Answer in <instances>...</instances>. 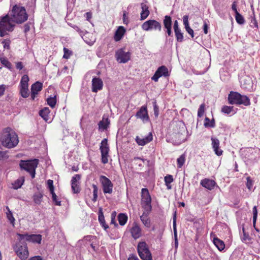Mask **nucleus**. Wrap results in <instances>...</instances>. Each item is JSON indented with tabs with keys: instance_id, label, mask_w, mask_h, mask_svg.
<instances>
[{
	"instance_id": "f257e3e1",
	"label": "nucleus",
	"mask_w": 260,
	"mask_h": 260,
	"mask_svg": "<svg viewBox=\"0 0 260 260\" xmlns=\"http://www.w3.org/2000/svg\"><path fill=\"white\" fill-rule=\"evenodd\" d=\"M172 126L173 131L171 135L172 142L174 145H179L186 140V126L181 121H173Z\"/></svg>"
},
{
	"instance_id": "f03ea898",
	"label": "nucleus",
	"mask_w": 260,
	"mask_h": 260,
	"mask_svg": "<svg viewBox=\"0 0 260 260\" xmlns=\"http://www.w3.org/2000/svg\"><path fill=\"white\" fill-rule=\"evenodd\" d=\"M0 141L3 146L8 148H14L19 143L18 135L9 127H6L3 130Z\"/></svg>"
},
{
	"instance_id": "7ed1b4c3",
	"label": "nucleus",
	"mask_w": 260,
	"mask_h": 260,
	"mask_svg": "<svg viewBox=\"0 0 260 260\" xmlns=\"http://www.w3.org/2000/svg\"><path fill=\"white\" fill-rule=\"evenodd\" d=\"M228 103L231 105H243L245 106L251 104L250 99L245 95H242L236 91H230L228 97Z\"/></svg>"
},
{
	"instance_id": "20e7f679",
	"label": "nucleus",
	"mask_w": 260,
	"mask_h": 260,
	"mask_svg": "<svg viewBox=\"0 0 260 260\" xmlns=\"http://www.w3.org/2000/svg\"><path fill=\"white\" fill-rule=\"evenodd\" d=\"M11 20L13 22L21 24L27 20L28 15L23 7L15 5L11 15Z\"/></svg>"
},
{
	"instance_id": "39448f33",
	"label": "nucleus",
	"mask_w": 260,
	"mask_h": 260,
	"mask_svg": "<svg viewBox=\"0 0 260 260\" xmlns=\"http://www.w3.org/2000/svg\"><path fill=\"white\" fill-rule=\"evenodd\" d=\"M39 164V159L35 158L30 160H21L19 166L21 170L26 171L29 173L33 179L35 177L36 169Z\"/></svg>"
},
{
	"instance_id": "423d86ee",
	"label": "nucleus",
	"mask_w": 260,
	"mask_h": 260,
	"mask_svg": "<svg viewBox=\"0 0 260 260\" xmlns=\"http://www.w3.org/2000/svg\"><path fill=\"white\" fill-rule=\"evenodd\" d=\"M14 251L21 260L26 259L29 256L27 244L23 240H18L13 246Z\"/></svg>"
},
{
	"instance_id": "0eeeda50",
	"label": "nucleus",
	"mask_w": 260,
	"mask_h": 260,
	"mask_svg": "<svg viewBox=\"0 0 260 260\" xmlns=\"http://www.w3.org/2000/svg\"><path fill=\"white\" fill-rule=\"evenodd\" d=\"M138 252L142 260H152L151 253L145 242H140L137 247Z\"/></svg>"
},
{
	"instance_id": "6e6552de",
	"label": "nucleus",
	"mask_w": 260,
	"mask_h": 260,
	"mask_svg": "<svg viewBox=\"0 0 260 260\" xmlns=\"http://www.w3.org/2000/svg\"><path fill=\"white\" fill-rule=\"evenodd\" d=\"M17 236H18V240L20 241L23 240L33 243L41 244L42 241V235L40 234L29 235L27 233L24 234L17 233Z\"/></svg>"
},
{
	"instance_id": "1a4fd4ad",
	"label": "nucleus",
	"mask_w": 260,
	"mask_h": 260,
	"mask_svg": "<svg viewBox=\"0 0 260 260\" xmlns=\"http://www.w3.org/2000/svg\"><path fill=\"white\" fill-rule=\"evenodd\" d=\"M100 150L101 153L102 162L104 164L108 163L110 148L107 139L105 138L102 141L100 146Z\"/></svg>"
},
{
	"instance_id": "9d476101",
	"label": "nucleus",
	"mask_w": 260,
	"mask_h": 260,
	"mask_svg": "<svg viewBox=\"0 0 260 260\" xmlns=\"http://www.w3.org/2000/svg\"><path fill=\"white\" fill-rule=\"evenodd\" d=\"M142 29L145 31L154 29L160 31L161 25L160 22L155 20H149L144 22L142 25Z\"/></svg>"
},
{
	"instance_id": "9b49d317",
	"label": "nucleus",
	"mask_w": 260,
	"mask_h": 260,
	"mask_svg": "<svg viewBox=\"0 0 260 260\" xmlns=\"http://www.w3.org/2000/svg\"><path fill=\"white\" fill-rule=\"evenodd\" d=\"M100 181L102 186L103 192L105 194L112 193L113 184L108 178L105 176L101 175L100 177Z\"/></svg>"
},
{
	"instance_id": "f8f14e48",
	"label": "nucleus",
	"mask_w": 260,
	"mask_h": 260,
	"mask_svg": "<svg viewBox=\"0 0 260 260\" xmlns=\"http://www.w3.org/2000/svg\"><path fill=\"white\" fill-rule=\"evenodd\" d=\"M11 17L8 15L3 17L0 20V27L11 32L14 30L15 25L13 24Z\"/></svg>"
},
{
	"instance_id": "ddd939ff",
	"label": "nucleus",
	"mask_w": 260,
	"mask_h": 260,
	"mask_svg": "<svg viewBox=\"0 0 260 260\" xmlns=\"http://www.w3.org/2000/svg\"><path fill=\"white\" fill-rule=\"evenodd\" d=\"M115 57L119 63H126L130 60L131 53L125 52L123 48H121L116 52Z\"/></svg>"
},
{
	"instance_id": "4468645a",
	"label": "nucleus",
	"mask_w": 260,
	"mask_h": 260,
	"mask_svg": "<svg viewBox=\"0 0 260 260\" xmlns=\"http://www.w3.org/2000/svg\"><path fill=\"white\" fill-rule=\"evenodd\" d=\"M169 76L168 68L165 66L159 67L155 72L151 79L155 82H157L158 79L161 76L168 77Z\"/></svg>"
},
{
	"instance_id": "2eb2a0df",
	"label": "nucleus",
	"mask_w": 260,
	"mask_h": 260,
	"mask_svg": "<svg viewBox=\"0 0 260 260\" xmlns=\"http://www.w3.org/2000/svg\"><path fill=\"white\" fill-rule=\"evenodd\" d=\"M138 119H141L144 122L149 121V117L146 106H142L136 114Z\"/></svg>"
},
{
	"instance_id": "dca6fc26",
	"label": "nucleus",
	"mask_w": 260,
	"mask_h": 260,
	"mask_svg": "<svg viewBox=\"0 0 260 260\" xmlns=\"http://www.w3.org/2000/svg\"><path fill=\"white\" fill-rule=\"evenodd\" d=\"M129 232L132 237L135 240L140 238L142 236V229L136 222L133 223L132 228L129 230Z\"/></svg>"
},
{
	"instance_id": "f3484780",
	"label": "nucleus",
	"mask_w": 260,
	"mask_h": 260,
	"mask_svg": "<svg viewBox=\"0 0 260 260\" xmlns=\"http://www.w3.org/2000/svg\"><path fill=\"white\" fill-rule=\"evenodd\" d=\"M103 82L102 79L99 77H93L92 79V91L97 92L103 89Z\"/></svg>"
},
{
	"instance_id": "a211bd4d",
	"label": "nucleus",
	"mask_w": 260,
	"mask_h": 260,
	"mask_svg": "<svg viewBox=\"0 0 260 260\" xmlns=\"http://www.w3.org/2000/svg\"><path fill=\"white\" fill-rule=\"evenodd\" d=\"M200 184L205 188L211 190L214 188L216 183L213 180L205 178L201 181Z\"/></svg>"
},
{
	"instance_id": "6ab92c4d",
	"label": "nucleus",
	"mask_w": 260,
	"mask_h": 260,
	"mask_svg": "<svg viewBox=\"0 0 260 260\" xmlns=\"http://www.w3.org/2000/svg\"><path fill=\"white\" fill-rule=\"evenodd\" d=\"M43 88L42 83L37 81L33 84L31 86V98L32 100H34L38 92L40 91Z\"/></svg>"
},
{
	"instance_id": "aec40b11",
	"label": "nucleus",
	"mask_w": 260,
	"mask_h": 260,
	"mask_svg": "<svg viewBox=\"0 0 260 260\" xmlns=\"http://www.w3.org/2000/svg\"><path fill=\"white\" fill-rule=\"evenodd\" d=\"M152 139L153 136L151 133H150L147 136L144 138H141L139 136H137L135 139L137 143L140 146L145 145L150 142Z\"/></svg>"
},
{
	"instance_id": "412c9836",
	"label": "nucleus",
	"mask_w": 260,
	"mask_h": 260,
	"mask_svg": "<svg viewBox=\"0 0 260 260\" xmlns=\"http://www.w3.org/2000/svg\"><path fill=\"white\" fill-rule=\"evenodd\" d=\"M173 28L176 40L178 42H182L183 40V34L181 32V29L179 27L178 22L177 20H175L174 22Z\"/></svg>"
},
{
	"instance_id": "4be33fe9",
	"label": "nucleus",
	"mask_w": 260,
	"mask_h": 260,
	"mask_svg": "<svg viewBox=\"0 0 260 260\" xmlns=\"http://www.w3.org/2000/svg\"><path fill=\"white\" fill-rule=\"evenodd\" d=\"M126 30L125 28L122 26H119L116 30L114 35V40L116 42L120 41L123 37L124 36Z\"/></svg>"
},
{
	"instance_id": "5701e85b",
	"label": "nucleus",
	"mask_w": 260,
	"mask_h": 260,
	"mask_svg": "<svg viewBox=\"0 0 260 260\" xmlns=\"http://www.w3.org/2000/svg\"><path fill=\"white\" fill-rule=\"evenodd\" d=\"M110 123V121L108 118H105L104 117H103L102 120H101L99 123V130L100 131H103L108 128Z\"/></svg>"
},
{
	"instance_id": "b1692460",
	"label": "nucleus",
	"mask_w": 260,
	"mask_h": 260,
	"mask_svg": "<svg viewBox=\"0 0 260 260\" xmlns=\"http://www.w3.org/2000/svg\"><path fill=\"white\" fill-rule=\"evenodd\" d=\"M142 11L141 12V20H143L147 18L150 14L148 6L145 3L141 4Z\"/></svg>"
},
{
	"instance_id": "393cba45",
	"label": "nucleus",
	"mask_w": 260,
	"mask_h": 260,
	"mask_svg": "<svg viewBox=\"0 0 260 260\" xmlns=\"http://www.w3.org/2000/svg\"><path fill=\"white\" fill-rule=\"evenodd\" d=\"M98 218L101 225L105 230H107L109 228V226L106 223L102 208H100L99 210Z\"/></svg>"
},
{
	"instance_id": "a878e982",
	"label": "nucleus",
	"mask_w": 260,
	"mask_h": 260,
	"mask_svg": "<svg viewBox=\"0 0 260 260\" xmlns=\"http://www.w3.org/2000/svg\"><path fill=\"white\" fill-rule=\"evenodd\" d=\"M152 201L151 197L147 188H143L141 189V202Z\"/></svg>"
},
{
	"instance_id": "bb28decb",
	"label": "nucleus",
	"mask_w": 260,
	"mask_h": 260,
	"mask_svg": "<svg viewBox=\"0 0 260 260\" xmlns=\"http://www.w3.org/2000/svg\"><path fill=\"white\" fill-rule=\"evenodd\" d=\"M150 213H146L143 212L142 215L140 216V219L144 225L147 228H150L151 226V221L150 219L148 217Z\"/></svg>"
},
{
	"instance_id": "cd10ccee",
	"label": "nucleus",
	"mask_w": 260,
	"mask_h": 260,
	"mask_svg": "<svg viewBox=\"0 0 260 260\" xmlns=\"http://www.w3.org/2000/svg\"><path fill=\"white\" fill-rule=\"evenodd\" d=\"M141 204L142 208L144 210L143 212L150 213L152 211L151 201H147V202H145V201L141 202Z\"/></svg>"
},
{
	"instance_id": "c85d7f7f",
	"label": "nucleus",
	"mask_w": 260,
	"mask_h": 260,
	"mask_svg": "<svg viewBox=\"0 0 260 260\" xmlns=\"http://www.w3.org/2000/svg\"><path fill=\"white\" fill-rule=\"evenodd\" d=\"M50 112V110L47 107H45L40 111L39 115L44 120L47 121L49 120V115Z\"/></svg>"
},
{
	"instance_id": "c756f323",
	"label": "nucleus",
	"mask_w": 260,
	"mask_h": 260,
	"mask_svg": "<svg viewBox=\"0 0 260 260\" xmlns=\"http://www.w3.org/2000/svg\"><path fill=\"white\" fill-rule=\"evenodd\" d=\"M213 243L218 249L220 251H222L225 248V244L222 240L219 238L216 237L213 239Z\"/></svg>"
},
{
	"instance_id": "7c9ffc66",
	"label": "nucleus",
	"mask_w": 260,
	"mask_h": 260,
	"mask_svg": "<svg viewBox=\"0 0 260 260\" xmlns=\"http://www.w3.org/2000/svg\"><path fill=\"white\" fill-rule=\"evenodd\" d=\"M24 182V177H22L19 179H17L12 183L13 188L15 189H17L21 187Z\"/></svg>"
},
{
	"instance_id": "2f4dec72",
	"label": "nucleus",
	"mask_w": 260,
	"mask_h": 260,
	"mask_svg": "<svg viewBox=\"0 0 260 260\" xmlns=\"http://www.w3.org/2000/svg\"><path fill=\"white\" fill-rule=\"evenodd\" d=\"M164 181L167 189H171L172 188L171 183L174 181L173 176L171 175H167L165 177Z\"/></svg>"
},
{
	"instance_id": "473e14b6",
	"label": "nucleus",
	"mask_w": 260,
	"mask_h": 260,
	"mask_svg": "<svg viewBox=\"0 0 260 260\" xmlns=\"http://www.w3.org/2000/svg\"><path fill=\"white\" fill-rule=\"evenodd\" d=\"M127 216L125 214L120 213L118 215V220L120 225H124L127 221Z\"/></svg>"
},
{
	"instance_id": "72a5a7b5",
	"label": "nucleus",
	"mask_w": 260,
	"mask_h": 260,
	"mask_svg": "<svg viewBox=\"0 0 260 260\" xmlns=\"http://www.w3.org/2000/svg\"><path fill=\"white\" fill-rule=\"evenodd\" d=\"M172 19L170 16L166 15L165 16L163 20V24L165 28L172 27Z\"/></svg>"
},
{
	"instance_id": "f704fd0d",
	"label": "nucleus",
	"mask_w": 260,
	"mask_h": 260,
	"mask_svg": "<svg viewBox=\"0 0 260 260\" xmlns=\"http://www.w3.org/2000/svg\"><path fill=\"white\" fill-rule=\"evenodd\" d=\"M0 61L1 63L6 68L11 69L12 68V63L8 60V59L5 57H1Z\"/></svg>"
},
{
	"instance_id": "c9c22d12",
	"label": "nucleus",
	"mask_w": 260,
	"mask_h": 260,
	"mask_svg": "<svg viewBox=\"0 0 260 260\" xmlns=\"http://www.w3.org/2000/svg\"><path fill=\"white\" fill-rule=\"evenodd\" d=\"M173 231L175 237V244H178L177 239V228H176V212L175 211L173 215Z\"/></svg>"
},
{
	"instance_id": "e433bc0d",
	"label": "nucleus",
	"mask_w": 260,
	"mask_h": 260,
	"mask_svg": "<svg viewBox=\"0 0 260 260\" xmlns=\"http://www.w3.org/2000/svg\"><path fill=\"white\" fill-rule=\"evenodd\" d=\"M204 126L206 127H214L215 126L214 119H212L210 120L208 117H206L205 119Z\"/></svg>"
},
{
	"instance_id": "4c0bfd02",
	"label": "nucleus",
	"mask_w": 260,
	"mask_h": 260,
	"mask_svg": "<svg viewBox=\"0 0 260 260\" xmlns=\"http://www.w3.org/2000/svg\"><path fill=\"white\" fill-rule=\"evenodd\" d=\"M47 102L48 105H49L50 107L52 108H54L56 104V96L48 98L47 99Z\"/></svg>"
},
{
	"instance_id": "58836bf2",
	"label": "nucleus",
	"mask_w": 260,
	"mask_h": 260,
	"mask_svg": "<svg viewBox=\"0 0 260 260\" xmlns=\"http://www.w3.org/2000/svg\"><path fill=\"white\" fill-rule=\"evenodd\" d=\"M43 198V194L41 192L36 193L34 195L33 199L35 203L40 204Z\"/></svg>"
},
{
	"instance_id": "ea45409f",
	"label": "nucleus",
	"mask_w": 260,
	"mask_h": 260,
	"mask_svg": "<svg viewBox=\"0 0 260 260\" xmlns=\"http://www.w3.org/2000/svg\"><path fill=\"white\" fill-rule=\"evenodd\" d=\"M29 81L28 76L27 75H24L20 81V87H28V82Z\"/></svg>"
},
{
	"instance_id": "a19ab883",
	"label": "nucleus",
	"mask_w": 260,
	"mask_h": 260,
	"mask_svg": "<svg viewBox=\"0 0 260 260\" xmlns=\"http://www.w3.org/2000/svg\"><path fill=\"white\" fill-rule=\"evenodd\" d=\"M93 188V198L92 199L93 202H95L97 201L98 197V187L96 185L93 184L92 185Z\"/></svg>"
},
{
	"instance_id": "79ce46f5",
	"label": "nucleus",
	"mask_w": 260,
	"mask_h": 260,
	"mask_svg": "<svg viewBox=\"0 0 260 260\" xmlns=\"http://www.w3.org/2000/svg\"><path fill=\"white\" fill-rule=\"evenodd\" d=\"M185 160V156L184 154H182L177 160V167L181 168L183 166Z\"/></svg>"
},
{
	"instance_id": "37998d69",
	"label": "nucleus",
	"mask_w": 260,
	"mask_h": 260,
	"mask_svg": "<svg viewBox=\"0 0 260 260\" xmlns=\"http://www.w3.org/2000/svg\"><path fill=\"white\" fill-rule=\"evenodd\" d=\"M235 19L236 22L239 24H243L245 23V19L243 16L239 13L235 14Z\"/></svg>"
},
{
	"instance_id": "c03bdc74",
	"label": "nucleus",
	"mask_w": 260,
	"mask_h": 260,
	"mask_svg": "<svg viewBox=\"0 0 260 260\" xmlns=\"http://www.w3.org/2000/svg\"><path fill=\"white\" fill-rule=\"evenodd\" d=\"M6 209H7V212H6L7 214V217L9 220L10 221V222L12 224L14 223L15 221V218L13 216L12 212L10 210L9 208L7 206L6 207Z\"/></svg>"
},
{
	"instance_id": "a18cd8bd",
	"label": "nucleus",
	"mask_w": 260,
	"mask_h": 260,
	"mask_svg": "<svg viewBox=\"0 0 260 260\" xmlns=\"http://www.w3.org/2000/svg\"><path fill=\"white\" fill-rule=\"evenodd\" d=\"M21 95L24 98H27L29 95L28 87H20Z\"/></svg>"
},
{
	"instance_id": "49530a36",
	"label": "nucleus",
	"mask_w": 260,
	"mask_h": 260,
	"mask_svg": "<svg viewBox=\"0 0 260 260\" xmlns=\"http://www.w3.org/2000/svg\"><path fill=\"white\" fill-rule=\"evenodd\" d=\"M233 106H223L221 110L222 113L229 114L233 110Z\"/></svg>"
},
{
	"instance_id": "de8ad7c7",
	"label": "nucleus",
	"mask_w": 260,
	"mask_h": 260,
	"mask_svg": "<svg viewBox=\"0 0 260 260\" xmlns=\"http://www.w3.org/2000/svg\"><path fill=\"white\" fill-rule=\"evenodd\" d=\"M205 109V105L204 103L201 104L198 111V116L202 117L204 114Z\"/></svg>"
},
{
	"instance_id": "09e8293b",
	"label": "nucleus",
	"mask_w": 260,
	"mask_h": 260,
	"mask_svg": "<svg viewBox=\"0 0 260 260\" xmlns=\"http://www.w3.org/2000/svg\"><path fill=\"white\" fill-rule=\"evenodd\" d=\"M52 201L55 205L61 206V201L57 199V197L54 192L51 193Z\"/></svg>"
},
{
	"instance_id": "8fccbe9b",
	"label": "nucleus",
	"mask_w": 260,
	"mask_h": 260,
	"mask_svg": "<svg viewBox=\"0 0 260 260\" xmlns=\"http://www.w3.org/2000/svg\"><path fill=\"white\" fill-rule=\"evenodd\" d=\"M11 43V41L9 39H4L2 42L4 48L7 50L10 49Z\"/></svg>"
},
{
	"instance_id": "3c124183",
	"label": "nucleus",
	"mask_w": 260,
	"mask_h": 260,
	"mask_svg": "<svg viewBox=\"0 0 260 260\" xmlns=\"http://www.w3.org/2000/svg\"><path fill=\"white\" fill-rule=\"evenodd\" d=\"M47 187L49 189L50 193L54 192V187L53 185V181L51 179H49L47 181Z\"/></svg>"
},
{
	"instance_id": "603ef678",
	"label": "nucleus",
	"mask_w": 260,
	"mask_h": 260,
	"mask_svg": "<svg viewBox=\"0 0 260 260\" xmlns=\"http://www.w3.org/2000/svg\"><path fill=\"white\" fill-rule=\"evenodd\" d=\"M63 50L64 52L63 58L66 59H69L73 54L72 51H70L66 47H64Z\"/></svg>"
},
{
	"instance_id": "864d4df0",
	"label": "nucleus",
	"mask_w": 260,
	"mask_h": 260,
	"mask_svg": "<svg viewBox=\"0 0 260 260\" xmlns=\"http://www.w3.org/2000/svg\"><path fill=\"white\" fill-rule=\"evenodd\" d=\"M253 211V225L255 227L256 221L257 216V210L256 206H254L252 209Z\"/></svg>"
},
{
	"instance_id": "5fc2aeb1",
	"label": "nucleus",
	"mask_w": 260,
	"mask_h": 260,
	"mask_svg": "<svg viewBox=\"0 0 260 260\" xmlns=\"http://www.w3.org/2000/svg\"><path fill=\"white\" fill-rule=\"evenodd\" d=\"M72 189L74 193H78L80 191V188L78 183H71Z\"/></svg>"
},
{
	"instance_id": "6e6d98bb",
	"label": "nucleus",
	"mask_w": 260,
	"mask_h": 260,
	"mask_svg": "<svg viewBox=\"0 0 260 260\" xmlns=\"http://www.w3.org/2000/svg\"><path fill=\"white\" fill-rule=\"evenodd\" d=\"M242 231H243V236L242 238V241H243V242L249 241L251 240V238L250 237L249 234L245 232V229L244 228H243Z\"/></svg>"
},
{
	"instance_id": "4d7b16f0",
	"label": "nucleus",
	"mask_w": 260,
	"mask_h": 260,
	"mask_svg": "<svg viewBox=\"0 0 260 260\" xmlns=\"http://www.w3.org/2000/svg\"><path fill=\"white\" fill-rule=\"evenodd\" d=\"M211 141L213 149H214L215 147H218V146H219V141L218 139H217V138L212 137Z\"/></svg>"
},
{
	"instance_id": "13d9d810",
	"label": "nucleus",
	"mask_w": 260,
	"mask_h": 260,
	"mask_svg": "<svg viewBox=\"0 0 260 260\" xmlns=\"http://www.w3.org/2000/svg\"><path fill=\"white\" fill-rule=\"evenodd\" d=\"M81 178V175L80 174L75 175L72 178L71 183H78V181Z\"/></svg>"
},
{
	"instance_id": "bf43d9fd",
	"label": "nucleus",
	"mask_w": 260,
	"mask_h": 260,
	"mask_svg": "<svg viewBox=\"0 0 260 260\" xmlns=\"http://www.w3.org/2000/svg\"><path fill=\"white\" fill-rule=\"evenodd\" d=\"M1 149L2 148L1 146H0V160L8 158L9 156L7 154V152L2 151Z\"/></svg>"
},
{
	"instance_id": "052dcab7",
	"label": "nucleus",
	"mask_w": 260,
	"mask_h": 260,
	"mask_svg": "<svg viewBox=\"0 0 260 260\" xmlns=\"http://www.w3.org/2000/svg\"><path fill=\"white\" fill-rule=\"evenodd\" d=\"M153 110L155 116L157 117L159 114V107L157 105L156 102L153 103Z\"/></svg>"
},
{
	"instance_id": "680f3d73",
	"label": "nucleus",
	"mask_w": 260,
	"mask_h": 260,
	"mask_svg": "<svg viewBox=\"0 0 260 260\" xmlns=\"http://www.w3.org/2000/svg\"><path fill=\"white\" fill-rule=\"evenodd\" d=\"M246 179H247L246 186L248 189H250L253 185L252 181L250 177H247Z\"/></svg>"
},
{
	"instance_id": "e2e57ef3",
	"label": "nucleus",
	"mask_w": 260,
	"mask_h": 260,
	"mask_svg": "<svg viewBox=\"0 0 260 260\" xmlns=\"http://www.w3.org/2000/svg\"><path fill=\"white\" fill-rule=\"evenodd\" d=\"M183 24H184L185 27L189 26V22H188V15H184L183 17Z\"/></svg>"
},
{
	"instance_id": "0e129e2a",
	"label": "nucleus",
	"mask_w": 260,
	"mask_h": 260,
	"mask_svg": "<svg viewBox=\"0 0 260 260\" xmlns=\"http://www.w3.org/2000/svg\"><path fill=\"white\" fill-rule=\"evenodd\" d=\"M214 152H215V153L217 155V156H220L222 154V152H223V151L220 149L219 148V146H218V147H215L213 149Z\"/></svg>"
},
{
	"instance_id": "69168bd1",
	"label": "nucleus",
	"mask_w": 260,
	"mask_h": 260,
	"mask_svg": "<svg viewBox=\"0 0 260 260\" xmlns=\"http://www.w3.org/2000/svg\"><path fill=\"white\" fill-rule=\"evenodd\" d=\"M186 31L191 36V38L194 37L193 30L189 26L185 27Z\"/></svg>"
},
{
	"instance_id": "338daca9",
	"label": "nucleus",
	"mask_w": 260,
	"mask_h": 260,
	"mask_svg": "<svg viewBox=\"0 0 260 260\" xmlns=\"http://www.w3.org/2000/svg\"><path fill=\"white\" fill-rule=\"evenodd\" d=\"M6 89V86L5 85H0V96L4 94Z\"/></svg>"
},
{
	"instance_id": "774afa93",
	"label": "nucleus",
	"mask_w": 260,
	"mask_h": 260,
	"mask_svg": "<svg viewBox=\"0 0 260 260\" xmlns=\"http://www.w3.org/2000/svg\"><path fill=\"white\" fill-rule=\"evenodd\" d=\"M237 4L236 1L234 2L232 5V9L235 12V14L239 13L237 9Z\"/></svg>"
}]
</instances>
